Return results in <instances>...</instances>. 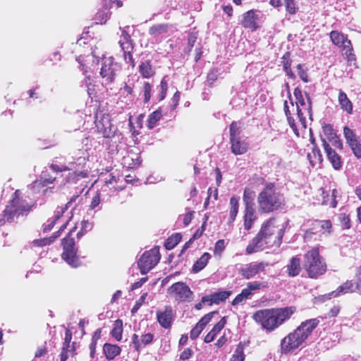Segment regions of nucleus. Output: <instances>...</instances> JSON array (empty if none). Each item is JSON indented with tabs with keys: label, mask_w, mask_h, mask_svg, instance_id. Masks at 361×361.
Masks as SVG:
<instances>
[{
	"label": "nucleus",
	"mask_w": 361,
	"mask_h": 361,
	"mask_svg": "<svg viewBox=\"0 0 361 361\" xmlns=\"http://www.w3.org/2000/svg\"><path fill=\"white\" fill-rule=\"evenodd\" d=\"M284 228L276 224L274 218L264 223L257 234L246 247V253L250 255L267 247H279L282 243Z\"/></svg>",
	"instance_id": "f257e3e1"
},
{
	"label": "nucleus",
	"mask_w": 361,
	"mask_h": 361,
	"mask_svg": "<svg viewBox=\"0 0 361 361\" xmlns=\"http://www.w3.org/2000/svg\"><path fill=\"white\" fill-rule=\"evenodd\" d=\"M319 324V320L317 318L302 322L293 332L281 341V353L283 354L293 353L302 346Z\"/></svg>",
	"instance_id": "f03ea898"
},
{
	"label": "nucleus",
	"mask_w": 361,
	"mask_h": 361,
	"mask_svg": "<svg viewBox=\"0 0 361 361\" xmlns=\"http://www.w3.org/2000/svg\"><path fill=\"white\" fill-rule=\"evenodd\" d=\"M295 310L293 307L262 310L254 314L253 319L264 329L272 331L288 320Z\"/></svg>",
	"instance_id": "7ed1b4c3"
},
{
	"label": "nucleus",
	"mask_w": 361,
	"mask_h": 361,
	"mask_svg": "<svg viewBox=\"0 0 361 361\" xmlns=\"http://www.w3.org/2000/svg\"><path fill=\"white\" fill-rule=\"evenodd\" d=\"M259 209L265 213L278 209L283 204V195L277 191L273 183L266 185L257 198Z\"/></svg>",
	"instance_id": "20e7f679"
},
{
	"label": "nucleus",
	"mask_w": 361,
	"mask_h": 361,
	"mask_svg": "<svg viewBox=\"0 0 361 361\" xmlns=\"http://www.w3.org/2000/svg\"><path fill=\"white\" fill-rule=\"evenodd\" d=\"M303 268L312 279H317L326 272V264L317 247L312 248L304 255Z\"/></svg>",
	"instance_id": "39448f33"
},
{
	"label": "nucleus",
	"mask_w": 361,
	"mask_h": 361,
	"mask_svg": "<svg viewBox=\"0 0 361 361\" xmlns=\"http://www.w3.org/2000/svg\"><path fill=\"white\" fill-rule=\"evenodd\" d=\"M230 143L231 150L235 155H241L247 152L249 144L241 135L240 123L232 122L230 125Z\"/></svg>",
	"instance_id": "423d86ee"
},
{
	"label": "nucleus",
	"mask_w": 361,
	"mask_h": 361,
	"mask_svg": "<svg viewBox=\"0 0 361 361\" xmlns=\"http://www.w3.org/2000/svg\"><path fill=\"white\" fill-rule=\"evenodd\" d=\"M56 180V177L47 176L45 172H43L39 178L30 185V190L33 195L49 197L56 191L55 187L52 185Z\"/></svg>",
	"instance_id": "0eeeda50"
},
{
	"label": "nucleus",
	"mask_w": 361,
	"mask_h": 361,
	"mask_svg": "<svg viewBox=\"0 0 361 361\" xmlns=\"http://www.w3.org/2000/svg\"><path fill=\"white\" fill-rule=\"evenodd\" d=\"M295 97V105L297 109V116L302 124L305 127V117L302 110L306 111L310 118L312 119V102L308 93L305 95L299 87H296L293 92Z\"/></svg>",
	"instance_id": "6e6552de"
},
{
	"label": "nucleus",
	"mask_w": 361,
	"mask_h": 361,
	"mask_svg": "<svg viewBox=\"0 0 361 361\" xmlns=\"http://www.w3.org/2000/svg\"><path fill=\"white\" fill-rule=\"evenodd\" d=\"M160 257L159 250L157 247L145 251L137 262L140 273L142 274H147L158 264Z\"/></svg>",
	"instance_id": "1a4fd4ad"
},
{
	"label": "nucleus",
	"mask_w": 361,
	"mask_h": 361,
	"mask_svg": "<svg viewBox=\"0 0 361 361\" xmlns=\"http://www.w3.org/2000/svg\"><path fill=\"white\" fill-rule=\"evenodd\" d=\"M27 205L25 202L19 197V191L16 190L13 193V197L4 210V219L8 221H12L16 216L23 214L27 211Z\"/></svg>",
	"instance_id": "9d476101"
},
{
	"label": "nucleus",
	"mask_w": 361,
	"mask_h": 361,
	"mask_svg": "<svg viewBox=\"0 0 361 361\" xmlns=\"http://www.w3.org/2000/svg\"><path fill=\"white\" fill-rule=\"evenodd\" d=\"M121 35L118 41L119 46L123 54L124 61L129 63L132 68H134L135 63L133 58L132 52L134 49V44L130 35L126 32L125 29H121Z\"/></svg>",
	"instance_id": "9b49d317"
},
{
	"label": "nucleus",
	"mask_w": 361,
	"mask_h": 361,
	"mask_svg": "<svg viewBox=\"0 0 361 361\" xmlns=\"http://www.w3.org/2000/svg\"><path fill=\"white\" fill-rule=\"evenodd\" d=\"M118 71V65L114 62L112 57L102 59L100 75L103 79V83L109 84L112 82Z\"/></svg>",
	"instance_id": "f8f14e48"
},
{
	"label": "nucleus",
	"mask_w": 361,
	"mask_h": 361,
	"mask_svg": "<svg viewBox=\"0 0 361 361\" xmlns=\"http://www.w3.org/2000/svg\"><path fill=\"white\" fill-rule=\"evenodd\" d=\"M95 126L98 132L104 137H111L114 135L116 128L111 123L108 114L97 115Z\"/></svg>",
	"instance_id": "ddd939ff"
},
{
	"label": "nucleus",
	"mask_w": 361,
	"mask_h": 361,
	"mask_svg": "<svg viewBox=\"0 0 361 361\" xmlns=\"http://www.w3.org/2000/svg\"><path fill=\"white\" fill-rule=\"evenodd\" d=\"M267 264L264 262H251L241 265L238 269V274L245 279H250L257 274L264 271L267 267Z\"/></svg>",
	"instance_id": "4468645a"
},
{
	"label": "nucleus",
	"mask_w": 361,
	"mask_h": 361,
	"mask_svg": "<svg viewBox=\"0 0 361 361\" xmlns=\"http://www.w3.org/2000/svg\"><path fill=\"white\" fill-rule=\"evenodd\" d=\"M168 293L173 295L176 300L185 301L191 298L192 292L190 288L183 282L173 283L168 289Z\"/></svg>",
	"instance_id": "2eb2a0df"
},
{
	"label": "nucleus",
	"mask_w": 361,
	"mask_h": 361,
	"mask_svg": "<svg viewBox=\"0 0 361 361\" xmlns=\"http://www.w3.org/2000/svg\"><path fill=\"white\" fill-rule=\"evenodd\" d=\"M85 152L82 149H79L75 152V156L72 157L73 161H69L68 166H59L56 164H51L50 168L56 172H61L75 169L76 165H83L86 162V157H85Z\"/></svg>",
	"instance_id": "dca6fc26"
},
{
	"label": "nucleus",
	"mask_w": 361,
	"mask_h": 361,
	"mask_svg": "<svg viewBox=\"0 0 361 361\" xmlns=\"http://www.w3.org/2000/svg\"><path fill=\"white\" fill-rule=\"evenodd\" d=\"M322 145L326 154L328 160L331 162L335 170H339L342 167L341 157L329 146L325 139H322Z\"/></svg>",
	"instance_id": "f3484780"
},
{
	"label": "nucleus",
	"mask_w": 361,
	"mask_h": 361,
	"mask_svg": "<svg viewBox=\"0 0 361 361\" xmlns=\"http://www.w3.org/2000/svg\"><path fill=\"white\" fill-rule=\"evenodd\" d=\"M359 286L353 280H348L339 286L335 291L330 293L331 297L336 298L343 294L355 293L359 289Z\"/></svg>",
	"instance_id": "a211bd4d"
},
{
	"label": "nucleus",
	"mask_w": 361,
	"mask_h": 361,
	"mask_svg": "<svg viewBox=\"0 0 361 361\" xmlns=\"http://www.w3.org/2000/svg\"><path fill=\"white\" fill-rule=\"evenodd\" d=\"M231 294L232 292L231 290L216 292L202 297V302L208 303L209 305H212V304L218 305L221 302H224Z\"/></svg>",
	"instance_id": "6ab92c4d"
},
{
	"label": "nucleus",
	"mask_w": 361,
	"mask_h": 361,
	"mask_svg": "<svg viewBox=\"0 0 361 361\" xmlns=\"http://www.w3.org/2000/svg\"><path fill=\"white\" fill-rule=\"evenodd\" d=\"M153 338L154 335L150 333L142 335L140 338L138 335L135 334L132 336V344L133 348L139 352L144 346L151 343Z\"/></svg>",
	"instance_id": "aec40b11"
},
{
	"label": "nucleus",
	"mask_w": 361,
	"mask_h": 361,
	"mask_svg": "<svg viewBox=\"0 0 361 361\" xmlns=\"http://www.w3.org/2000/svg\"><path fill=\"white\" fill-rule=\"evenodd\" d=\"M157 319L160 325L168 329L171 326L173 321V310L171 307H166L164 311L157 312Z\"/></svg>",
	"instance_id": "412c9836"
},
{
	"label": "nucleus",
	"mask_w": 361,
	"mask_h": 361,
	"mask_svg": "<svg viewBox=\"0 0 361 361\" xmlns=\"http://www.w3.org/2000/svg\"><path fill=\"white\" fill-rule=\"evenodd\" d=\"M256 13L257 11L255 10H250L243 15L241 25L245 28L251 29L252 30H255L257 28Z\"/></svg>",
	"instance_id": "4be33fe9"
},
{
	"label": "nucleus",
	"mask_w": 361,
	"mask_h": 361,
	"mask_svg": "<svg viewBox=\"0 0 361 361\" xmlns=\"http://www.w3.org/2000/svg\"><path fill=\"white\" fill-rule=\"evenodd\" d=\"M68 205H65L64 207H58L54 212V216L52 218L49 219L47 222L43 225V232L47 233L51 230V228L55 225L56 221H58L63 214V213L67 210Z\"/></svg>",
	"instance_id": "5701e85b"
},
{
	"label": "nucleus",
	"mask_w": 361,
	"mask_h": 361,
	"mask_svg": "<svg viewBox=\"0 0 361 361\" xmlns=\"http://www.w3.org/2000/svg\"><path fill=\"white\" fill-rule=\"evenodd\" d=\"M300 262V259L297 256L293 257L290 259L286 266V273L289 276L295 277L300 274L302 270Z\"/></svg>",
	"instance_id": "b1692460"
},
{
	"label": "nucleus",
	"mask_w": 361,
	"mask_h": 361,
	"mask_svg": "<svg viewBox=\"0 0 361 361\" xmlns=\"http://www.w3.org/2000/svg\"><path fill=\"white\" fill-rule=\"evenodd\" d=\"M255 213V209L252 204L247 202L244 214V226L245 229L249 230L252 228V223L256 218Z\"/></svg>",
	"instance_id": "393cba45"
},
{
	"label": "nucleus",
	"mask_w": 361,
	"mask_h": 361,
	"mask_svg": "<svg viewBox=\"0 0 361 361\" xmlns=\"http://www.w3.org/2000/svg\"><path fill=\"white\" fill-rule=\"evenodd\" d=\"M330 37L332 42L336 46L348 48L351 44L350 41L344 35L338 31H331L330 32Z\"/></svg>",
	"instance_id": "a878e982"
},
{
	"label": "nucleus",
	"mask_w": 361,
	"mask_h": 361,
	"mask_svg": "<svg viewBox=\"0 0 361 361\" xmlns=\"http://www.w3.org/2000/svg\"><path fill=\"white\" fill-rule=\"evenodd\" d=\"M338 101L342 110L349 114L353 113V104L348 99L347 94L341 90H340L338 92Z\"/></svg>",
	"instance_id": "bb28decb"
},
{
	"label": "nucleus",
	"mask_w": 361,
	"mask_h": 361,
	"mask_svg": "<svg viewBox=\"0 0 361 361\" xmlns=\"http://www.w3.org/2000/svg\"><path fill=\"white\" fill-rule=\"evenodd\" d=\"M67 222L63 224L61 227L59 231H58L56 233H54L53 235H51L49 238H44L41 239H37L33 240L32 243L38 247L45 246L47 245H50L51 243H53L59 235L61 233V231L64 230L66 227Z\"/></svg>",
	"instance_id": "cd10ccee"
},
{
	"label": "nucleus",
	"mask_w": 361,
	"mask_h": 361,
	"mask_svg": "<svg viewBox=\"0 0 361 361\" xmlns=\"http://www.w3.org/2000/svg\"><path fill=\"white\" fill-rule=\"evenodd\" d=\"M76 250L66 251L61 255L62 259H64L72 267H78L80 266V262L76 254Z\"/></svg>",
	"instance_id": "c85d7f7f"
},
{
	"label": "nucleus",
	"mask_w": 361,
	"mask_h": 361,
	"mask_svg": "<svg viewBox=\"0 0 361 361\" xmlns=\"http://www.w3.org/2000/svg\"><path fill=\"white\" fill-rule=\"evenodd\" d=\"M225 324L226 319L225 317H223L216 325H214L212 329L206 335V336L204 337V342H212L214 339L216 334L224 327Z\"/></svg>",
	"instance_id": "c756f323"
},
{
	"label": "nucleus",
	"mask_w": 361,
	"mask_h": 361,
	"mask_svg": "<svg viewBox=\"0 0 361 361\" xmlns=\"http://www.w3.org/2000/svg\"><path fill=\"white\" fill-rule=\"evenodd\" d=\"M103 350L106 359L109 360H113L121 353V348L118 345L110 343H105Z\"/></svg>",
	"instance_id": "7c9ffc66"
},
{
	"label": "nucleus",
	"mask_w": 361,
	"mask_h": 361,
	"mask_svg": "<svg viewBox=\"0 0 361 361\" xmlns=\"http://www.w3.org/2000/svg\"><path fill=\"white\" fill-rule=\"evenodd\" d=\"M139 72L145 78H149L154 74V71L152 67V64L148 60L141 61L139 65Z\"/></svg>",
	"instance_id": "2f4dec72"
},
{
	"label": "nucleus",
	"mask_w": 361,
	"mask_h": 361,
	"mask_svg": "<svg viewBox=\"0 0 361 361\" xmlns=\"http://www.w3.org/2000/svg\"><path fill=\"white\" fill-rule=\"evenodd\" d=\"M307 159L312 166L320 164L322 162V155L319 149L314 146L312 152L308 153Z\"/></svg>",
	"instance_id": "473e14b6"
},
{
	"label": "nucleus",
	"mask_w": 361,
	"mask_h": 361,
	"mask_svg": "<svg viewBox=\"0 0 361 361\" xmlns=\"http://www.w3.org/2000/svg\"><path fill=\"white\" fill-rule=\"evenodd\" d=\"M211 255L208 252H204L193 264L192 271L197 273L202 270L207 264Z\"/></svg>",
	"instance_id": "72a5a7b5"
},
{
	"label": "nucleus",
	"mask_w": 361,
	"mask_h": 361,
	"mask_svg": "<svg viewBox=\"0 0 361 361\" xmlns=\"http://www.w3.org/2000/svg\"><path fill=\"white\" fill-rule=\"evenodd\" d=\"M239 205V197H232L230 199V212L228 224H232L238 214Z\"/></svg>",
	"instance_id": "f704fd0d"
},
{
	"label": "nucleus",
	"mask_w": 361,
	"mask_h": 361,
	"mask_svg": "<svg viewBox=\"0 0 361 361\" xmlns=\"http://www.w3.org/2000/svg\"><path fill=\"white\" fill-rule=\"evenodd\" d=\"M169 28L168 24H157L152 26L149 30V34L154 37L166 34Z\"/></svg>",
	"instance_id": "c9c22d12"
},
{
	"label": "nucleus",
	"mask_w": 361,
	"mask_h": 361,
	"mask_svg": "<svg viewBox=\"0 0 361 361\" xmlns=\"http://www.w3.org/2000/svg\"><path fill=\"white\" fill-rule=\"evenodd\" d=\"M283 110H284V113L286 116V119H287L288 125L292 128V130H293L295 134L298 136L299 135L298 130L296 124L295 123V120H294L293 117L292 116V114L290 111L289 106H288L287 101L284 102Z\"/></svg>",
	"instance_id": "e433bc0d"
},
{
	"label": "nucleus",
	"mask_w": 361,
	"mask_h": 361,
	"mask_svg": "<svg viewBox=\"0 0 361 361\" xmlns=\"http://www.w3.org/2000/svg\"><path fill=\"white\" fill-rule=\"evenodd\" d=\"M162 116L161 111L160 109L156 110L151 113L147 121V126L149 129H152L157 123L161 119Z\"/></svg>",
	"instance_id": "4c0bfd02"
},
{
	"label": "nucleus",
	"mask_w": 361,
	"mask_h": 361,
	"mask_svg": "<svg viewBox=\"0 0 361 361\" xmlns=\"http://www.w3.org/2000/svg\"><path fill=\"white\" fill-rule=\"evenodd\" d=\"M182 236L180 233H175L169 237L165 242L164 246L166 250H172L177 245L181 240Z\"/></svg>",
	"instance_id": "58836bf2"
},
{
	"label": "nucleus",
	"mask_w": 361,
	"mask_h": 361,
	"mask_svg": "<svg viewBox=\"0 0 361 361\" xmlns=\"http://www.w3.org/2000/svg\"><path fill=\"white\" fill-rule=\"evenodd\" d=\"M123 333V322L121 319H117L114 324L113 329L111 332V336L117 341H121Z\"/></svg>",
	"instance_id": "ea45409f"
},
{
	"label": "nucleus",
	"mask_w": 361,
	"mask_h": 361,
	"mask_svg": "<svg viewBox=\"0 0 361 361\" xmlns=\"http://www.w3.org/2000/svg\"><path fill=\"white\" fill-rule=\"evenodd\" d=\"M245 355L244 354V347L240 343L237 345L234 353L232 355L229 361H244Z\"/></svg>",
	"instance_id": "a19ab883"
},
{
	"label": "nucleus",
	"mask_w": 361,
	"mask_h": 361,
	"mask_svg": "<svg viewBox=\"0 0 361 361\" xmlns=\"http://www.w3.org/2000/svg\"><path fill=\"white\" fill-rule=\"evenodd\" d=\"M322 133H324L325 137H322V139H325L329 140H334V137H336V133L335 132L333 126L330 124H324L322 126Z\"/></svg>",
	"instance_id": "79ce46f5"
},
{
	"label": "nucleus",
	"mask_w": 361,
	"mask_h": 361,
	"mask_svg": "<svg viewBox=\"0 0 361 361\" xmlns=\"http://www.w3.org/2000/svg\"><path fill=\"white\" fill-rule=\"evenodd\" d=\"M343 135L349 145L359 140L354 131L347 126L343 128Z\"/></svg>",
	"instance_id": "37998d69"
},
{
	"label": "nucleus",
	"mask_w": 361,
	"mask_h": 361,
	"mask_svg": "<svg viewBox=\"0 0 361 361\" xmlns=\"http://www.w3.org/2000/svg\"><path fill=\"white\" fill-rule=\"evenodd\" d=\"M111 13L109 10L105 8L102 11H99L96 14L97 23L103 24L105 23L109 18Z\"/></svg>",
	"instance_id": "c03bdc74"
},
{
	"label": "nucleus",
	"mask_w": 361,
	"mask_h": 361,
	"mask_svg": "<svg viewBox=\"0 0 361 361\" xmlns=\"http://www.w3.org/2000/svg\"><path fill=\"white\" fill-rule=\"evenodd\" d=\"M92 223L83 220L80 222V231L76 234L78 238H80L85 233L92 230Z\"/></svg>",
	"instance_id": "a18cd8bd"
},
{
	"label": "nucleus",
	"mask_w": 361,
	"mask_h": 361,
	"mask_svg": "<svg viewBox=\"0 0 361 361\" xmlns=\"http://www.w3.org/2000/svg\"><path fill=\"white\" fill-rule=\"evenodd\" d=\"M62 245L63 249V252H66V251L76 250L75 247L74 239L70 238L69 236L66 237L62 240Z\"/></svg>",
	"instance_id": "49530a36"
},
{
	"label": "nucleus",
	"mask_w": 361,
	"mask_h": 361,
	"mask_svg": "<svg viewBox=\"0 0 361 361\" xmlns=\"http://www.w3.org/2000/svg\"><path fill=\"white\" fill-rule=\"evenodd\" d=\"M286 11L290 14H295L298 11L295 0H283Z\"/></svg>",
	"instance_id": "de8ad7c7"
},
{
	"label": "nucleus",
	"mask_w": 361,
	"mask_h": 361,
	"mask_svg": "<svg viewBox=\"0 0 361 361\" xmlns=\"http://www.w3.org/2000/svg\"><path fill=\"white\" fill-rule=\"evenodd\" d=\"M341 225L343 229H348L350 228V219L349 215L342 213L338 216Z\"/></svg>",
	"instance_id": "09e8293b"
},
{
	"label": "nucleus",
	"mask_w": 361,
	"mask_h": 361,
	"mask_svg": "<svg viewBox=\"0 0 361 361\" xmlns=\"http://www.w3.org/2000/svg\"><path fill=\"white\" fill-rule=\"evenodd\" d=\"M142 92L144 94V102L147 103L150 99L152 92V86L149 82H145L144 83L142 87Z\"/></svg>",
	"instance_id": "8fccbe9b"
},
{
	"label": "nucleus",
	"mask_w": 361,
	"mask_h": 361,
	"mask_svg": "<svg viewBox=\"0 0 361 361\" xmlns=\"http://www.w3.org/2000/svg\"><path fill=\"white\" fill-rule=\"evenodd\" d=\"M314 226L317 227L318 229L321 228L323 230H327L328 232L330 233V229L331 228V223L329 220L315 221Z\"/></svg>",
	"instance_id": "3c124183"
},
{
	"label": "nucleus",
	"mask_w": 361,
	"mask_h": 361,
	"mask_svg": "<svg viewBox=\"0 0 361 361\" xmlns=\"http://www.w3.org/2000/svg\"><path fill=\"white\" fill-rule=\"evenodd\" d=\"M160 93L159 94V100H163L166 95V91L168 89L167 81L166 80V77L163 78L161 83H160Z\"/></svg>",
	"instance_id": "603ef678"
},
{
	"label": "nucleus",
	"mask_w": 361,
	"mask_h": 361,
	"mask_svg": "<svg viewBox=\"0 0 361 361\" xmlns=\"http://www.w3.org/2000/svg\"><path fill=\"white\" fill-rule=\"evenodd\" d=\"M216 312H211L207 314H205L201 319L197 322L198 324H200L204 329L206 325L211 321L212 317Z\"/></svg>",
	"instance_id": "864d4df0"
},
{
	"label": "nucleus",
	"mask_w": 361,
	"mask_h": 361,
	"mask_svg": "<svg viewBox=\"0 0 361 361\" xmlns=\"http://www.w3.org/2000/svg\"><path fill=\"white\" fill-rule=\"evenodd\" d=\"M147 296V293H143L140 298L136 301L135 305L133 306V307L132 308V310L131 312L133 313H135L139 309L140 307L143 305V303L145 302V300H146V298Z\"/></svg>",
	"instance_id": "5fc2aeb1"
},
{
	"label": "nucleus",
	"mask_w": 361,
	"mask_h": 361,
	"mask_svg": "<svg viewBox=\"0 0 361 361\" xmlns=\"http://www.w3.org/2000/svg\"><path fill=\"white\" fill-rule=\"evenodd\" d=\"M85 85L87 87V92L90 97H92L95 94L94 86L90 82V77L87 76L85 80Z\"/></svg>",
	"instance_id": "6e6d98bb"
},
{
	"label": "nucleus",
	"mask_w": 361,
	"mask_h": 361,
	"mask_svg": "<svg viewBox=\"0 0 361 361\" xmlns=\"http://www.w3.org/2000/svg\"><path fill=\"white\" fill-rule=\"evenodd\" d=\"M203 329H204V328L202 326H201L200 324H198L197 323L196 325L195 326V327L192 328V329L190 331V338L192 340L196 339L199 336L200 333L203 331Z\"/></svg>",
	"instance_id": "4d7b16f0"
},
{
	"label": "nucleus",
	"mask_w": 361,
	"mask_h": 361,
	"mask_svg": "<svg viewBox=\"0 0 361 361\" xmlns=\"http://www.w3.org/2000/svg\"><path fill=\"white\" fill-rule=\"evenodd\" d=\"M218 78V71L216 69H212L209 71L207 75V82L209 85H212V84L217 80Z\"/></svg>",
	"instance_id": "13d9d810"
},
{
	"label": "nucleus",
	"mask_w": 361,
	"mask_h": 361,
	"mask_svg": "<svg viewBox=\"0 0 361 361\" xmlns=\"http://www.w3.org/2000/svg\"><path fill=\"white\" fill-rule=\"evenodd\" d=\"M351 148L353 154L357 158H361V143L360 141H357L356 142L349 145Z\"/></svg>",
	"instance_id": "bf43d9fd"
},
{
	"label": "nucleus",
	"mask_w": 361,
	"mask_h": 361,
	"mask_svg": "<svg viewBox=\"0 0 361 361\" xmlns=\"http://www.w3.org/2000/svg\"><path fill=\"white\" fill-rule=\"evenodd\" d=\"M296 68L298 69V74L300 79L305 82H307L309 81L308 75L306 71L302 68V66L301 64H298Z\"/></svg>",
	"instance_id": "052dcab7"
},
{
	"label": "nucleus",
	"mask_w": 361,
	"mask_h": 361,
	"mask_svg": "<svg viewBox=\"0 0 361 361\" xmlns=\"http://www.w3.org/2000/svg\"><path fill=\"white\" fill-rule=\"evenodd\" d=\"M225 249V242L224 240H219L216 243L214 246V254L216 255H221V253Z\"/></svg>",
	"instance_id": "680f3d73"
},
{
	"label": "nucleus",
	"mask_w": 361,
	"mask_h": 361,
	"mask_svg": "<svg viewBox=\"0 0 361 361\" xmlns=\"http://www.w3.org/2000/svg\"><path fill=\"white\" fill-rule=\"evenodd\" d=\"M262 283L259 281H253L250 282L247 284V287L250 290V291L253 293L254 291L259 290L262 287Z\"/></svg>",
	"instance_id": "e2e57ef3"
},
{
	"label": "nucleus",
	"mask_w": 361,
	"mask_h": 361,
	"mask_svg": "<svg viewBox=\"0 0 361 361\" xmlns=\"http://www.w3.org/2000/svg\"><path fill=\"white\" fill-rule=\"evenodd\" d=\"M318 228L314 226V223L313 224V227L312 228H310L309 230H307L304 234V238L306 240H310L312 238V235L313 234H315L317 233Z\"/></svg>",
	"instance_id": "0e129e2a"
},
{
	"label": "nucleus",
	"mask_w": 361,
	"mask_h": 361,
	"mask_svg": "<svg viewBox=\"0 0 361 361\" xmlns=\"http://www.w3.org/2000/svg\"><path fill=\"white\" fill-rule=\"evenodd\" d=\"M318 228L314 226V223L313 224V227L312 228H310L309 230H307L304 234V238L306 240H310L312 238V235L313 234H315L317 233Z\"/></svg>",
	"instance_id": "69168bd1"
},
{
	"label": "nucleus",
	"mask_w": 361,
	"mask_h": 361,
	"mask_svg": "<svg viewBox=\"0 0 361 361\" xmlns=\"http://www.w3.org/2000/svg\"><path fill=\"white\" fill-rule=\"evenodd\" d=\"M101 200L100 196L99 193H97L96 195H94L91 201L90 207L91 209H94L96 207H97L100 204Z\"/></svg>",
	"instance_id": "338daca9"
},
{
	"label": "nucleus",
	"mask_w": 361,
	"mask_h": 361,
	"mask_svg": "<svg viewBox=\"0 0 361 361\" xmlns=\"http://www.w3.org/2000/svg\"><path fill=\"white\" fill-rule=\"evenodd\" d=\"M193 354V351L190 348H185L180 355V358L182 360H185L189 359L192 355Z\"/></svg>",
	"instance_id": "774afa93"
}]
</instances>
